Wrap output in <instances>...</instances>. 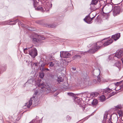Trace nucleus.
<instances>
[{
	"instance_id": "c9c22d12",
	"label": "nucleus",
	"mask_w": 123,
	"mask_h": 123,
	"mask_svg": "<svg viewBox=\"0 0 123 123\" xmlns=\"http://www.w3.org/2000/svg\"><path fill=\"white\" fill-rule=\"evenodd\" d=\"M44 66L42 65L40 67V69L41 70L43 71L44 70Z\"/></svg>"
},
{
	"instance_id": "39448f33",
	"label": "nucleus",
	"mask_w": 123,
	"mask_h": 123,
	"mask_svg": "<svg viewBox=\"0 0 123 123\" xmlns=\"http://www.w3.org/2000/svg\"><path fill=\"white\" fill-rule=\"evenodd\" d=\"M111 55L113 56L114 59H116V58H120L123 56V51L121 50H118L115 54H113Z\"/></svg>"
},
{
	"instance_id": "f8f14e48",
	"label": "nucleus",
	"mask_w": 123,
	"mask_h": 123,
	"mask_svg": "<svg viewBox=\"0 0 123 123\" xmlns=\"http://www.w3.org/2000/svg\"><path fill=\"white\" fill-rule=\"evenodd\" d=\"M83 83L85 84L86 86H87L89 84V81L88 80L87 77L85 76H83L82 79Z\"/></svg>"
},
{
	"instance_id": "ddd939ff",
	"label": "nucleus",
	"mask_w": 123,
	"mask_h": 123,
	"mask_svg": "<svg viewBox=\"0 0 123 123\" xmlns=\"http://www.w3.org/2000/svg\"><path fill=\"white\" fill-rule=\"evenodd\" d=\"M52 20L53 22L55 23H57V24H59L60 23H59V22H61L62 21V19L60 18V17H59L57 18H53L52 19Z\"/></svg>"
},
{
	"instance_id": "4d7b16f0",
	"label": "nucleus",
	"mask_w": 123,
	"mask_h": 123,
	"mask_svg": "<svg viewBox=\"0 0 123 123\" xmlns=\"http://www.w3.org/2000/svg\"><path fill=\"white\" fill-rule=\"evenodd\" d=\"M111 6L112 7H113V6H112L111 5Z\"/></svg>"
},
{
	"instance_id": "cd10ccee",
	"label": "nucleus",
	"mask_w": 123,
	"mask_h": 123,
	"mask_svg": "<svg viewBox=\"0 0 123 123\" xmlns=\"http://www.w3.org/2000/svg\"><path fill=\"white\" fill-rule=\"evenodd\" d=\"M81 57V56L79 55H76L74 56V58L75 59L80 58Z\"/></svg>"
},
{
	"instance_id": "6e6d98bb",
	"label": "nucleus",
	"mask_w": 123,
	"mask_h": 123,
	"mask_svg": "<svg viewBox=\"0 0 123 123\" xmlns=\"http://www.w3.org/2000/svg\"><path fill=\"white\" fill-rule=\"evenodd\" d=\"M30 0L32 1H33V2H34V1H35L36 0Z\"/></svg>"
},
{
	"instance_id": "8fccbe9b",
	"label": "nucleus",
	"mask_w": 123,
	"mask_h": 123,
	"mask_svg": "<svg viewBox=\"0 0 123 123\" xmlns=\"http://www.w3.org/2000/svg\"><path fill=\"white\" fill-rule=\"evenodd\" d=\"M105 16H106V17H107V18H108V17H109V15L107 14H105Z\"/></svg>"
},
{
	"instance_id": "37998d69",
	"label": "nucleus",
	"mask_w": 123,
	"mask_h": 123,
	"mask_svg": "<svg viewBox=\"0 0 123 123\" xmlns=\"http://www.w3.org/2000/svg\"><path fill=\"white\" fill-rule=\"evenodd\" d=\"M93 83L94 84H95L97 83L98 81H97L96 80H93Z\"/></svg>"
},
{
	"instance_id": "58836bf2",
	"label": "nucleus",
	"mask_w": 123,
	"mask_h": 123,
	"mask_svg": "<svg viewBox=\"0 0 123 123\" xmlns=\"http://www.w3.org/2000/svg\"><path fill=\"white\" fill-rule=\"evenodd\" d=\"M66 119L68 121H69L71 119V118L70 116H68L67 118Z\"/></svg>"
},
{
	"instance_id": "79ce46f5",
	"label": "nucleus",
	"mask_w": 123,
	"mask_h": 123,
	"mask_svg": "<svg viewBox=\"0 0 123 123\" xmlns=\"http://www.w3.org/2000/svg\"><path fill=\"white\" fill-rule=\"evenodd\" d=\"M39 2L40 1L41 2H43V1H44V2H45L47 0H38Z\"/></svg>"
},
{
	"instance_id": "3c124183",
	"label": "nucleus",
	"mask_w": 123,
	"mask_h": 123,
	"mask_svg": "<svg viewBox=\"0 0 123 123\" xmlns=\"http://www.w3.org/2000/svg\"><path fill=\"white\" fill-rule=\"evenodd\" d=\"M115 119H116V121H115V123L116 122H117V118L116 117L115 118Z\"/></svg>"
},
{
	"instance_id": "c756f323",
	"label": "nucleus",
	"mask_w": 123,
	"mask_h": 123,
	"mask_svg": "<svg viewBox=\"0 0 123 123\" xmlns=\"http://www.w3.org/2000/svg\"><path fill=\"white\" fill-rule=\"evenodd\" d=\"M118 114L119 117H120L122 115V112L121 111H119L117 112Z\"/></svg>"
},
{
	"instance_id": "9b49d317",
	"label": "nucleus",
	"mask_w": 123,
	"mask_h": 123,
	"mask_svg": "<svg viewBox=\"0 0 123 123\" xmlns=\"http://www.w3.org/2000/svg\"><path fill=\"white\" fill-rule=\"evenodd\" d=\"M120 37V34L117 33L113 35L112 36L111 38H112L115 41H116Z\"/></svg>"
},
{
	"instance_id": "09e8293b",
	"label": "nucleus",
	"mask_w": 123,
	"mask_h": 123,
	"mask_svg": "<svg viewBox=\"0 0 123 123\" xmlns=\"http://www.w3.org/2000/svg\"><path fill=\"white\" fill-rule=\"evenodd\" d=\"M97 70L98 71L99 73V74H100V70L99 69H98Z\"/></svg>"
},
{
	"instance_id": "a878e982",
	"label": "nucleus",
	"mask_w": 123,
	"mask_h": 123,
	"mask_svg": "<svg viewBox=\"0 0 123 123\" xmlns=\"http://www.w3.org/2000/svg\"><path fill=\"white\" fill-rule=\"evenodd\" d=\"M55 62H50L49 63V67H52L54 66Z\"/></svg>"
},
{
	"instance_id": "0eeeda50",
	"label": "nucleus",
	"mask_w": 123,
	"mask_h": 123,
	"mask_svg": "<svg viewBox=\"0 0 123 123\" xmlns=\"http://www.w3.org/2000/svg\"><path fill=\"white\" fill-rule=\"evenodd\" d=\"M60 56L61 58H68L70 57L71 54L68 51H61Z\"/></svg>"
},
{
	"instance_id": "4c0bfd02",
	"label": "nucleus",
	"mask_w": 123,
	"mask_h": 123,
	"mask_svg": "<svg viewBox=\"0 0 123 123\" xmlns=\"http://www.w3.org/2000/svg\"><path fill=\"white\" fill-rule=\"evenodd\" d=\"M90 116H91V115H89V116L86 117L84 118L83 119V120L84 121L86 120L87 119H88V118Z\"/></svg>"
},
{
	"instance_id": "7ed1b4c3",
	"label": "nucleus",
	"mask_w": 123,
	"mask_h": 123,
	"mask_svg": "<svg viewBox=\"0 0 123 123\" xmlns=\"http://www.w3.org/2000/svg\"><path fill=\"white\" fill-rule=\"evenodd\" d=\"M17 22H18V24L19 25L20 24L23 27H25V25L23 24V23L21 22L18 19H16L15 20H10L7 21H5L1 22V24L4 25H15L16 23Z\"/></svg>"
},
{
	"instance_id": "72a5a7b5",
	"label": "nucleus",
	"mask_w": 123,
	"mask_h": 123,
	"mask_svg": "<svg viewBox=\"0 0 123 123\" xmlns=\"http://www.w3.org/2000/svg\"><path fill=\"white\" fill-rule=\"evenodd\" d=\"M97 44L96 43H92L90 45V46H96L97 45Z\"/></svg>"
},
{
	"instance_id": "c85d7f7f",
	"label": "nucleus",
	"mask_w": 123,
	"mask_h": 123,
	"mask_svg": "<svg viewBox=\"0 0 123 123\" xmlns=\"http://www.w3.org/2000/svg\"><path fill=\"white\" fill-rule=\"evenodd\" d=\"M98 94V93L96 92H94L92 93L91 94V96H92L93 97H96V95Z\"/></svg>"
},
{
	"instance_id": "a19ab883",
	"label": "nucleus",
	"mask_w": 123,
	"mask_h": 123,
	"mask_svg": "<svg viewBox=\"0 0 123 123\" xmlns=\"http://www.w3.org/2000/svg\"><path fill=\"white\" fill-rule=\"evenodd\" d=\"M116 107L118 109H120L121 106L120 105H118L116 106Z\"/></svg>"
},
{
	"instance_id": "603ef678",
	"label": "nucleus",
	"mask_w": 123,
	"mask_h": 123,
	"mask_svg": "<svg viewBox=\"0 0 123 123\" xmlns=\"http://www.w3.org/2000/svg\"><path fill=\"white\" fill-rule=\"evenodd\" d=\"M77 96H80V95H81V94H77Z\"/></svg>"
},
{
	"instance_id": "b1692460",
	"label": "nucleus",
	"mask_w": 123,
	"mask_h": 123,
	"mask_svg": "<svg viewBox=\"0 0 123 123\" xmlns=\"http://www.w3.org/2000/svg\"><path fill=\"white\" fill-rule=\"evenodd\" d=\"M98 103V101L96 99H93L92 102V104L93 105H96Z\"/></svg>"
},
{
	"instance_id": "6e6552de",
	"label": "nucleus",
	"mask_w": 123,
	"mask_h": 123,
	"mask_svg": "<svg viewBox=\"0 0 123 123\" xmlns=\"http://www.w3.org/2000/svg\"><path fill=\"white\" fill-rule=\"evenodd\" d=\"M98 0H92V1L90 4V9L93 10H95L96 8L94 6L96 5L98 3ZM99 2H100V1H99Z\"/></svg>"
},
{
	"instance_id": "4be33fe9",
	"label": "nucleus",
	"mask_w": 123,
	"mask_h": 123,
	"mask_svg": "<svg viewBox=\"0 0 123 123\" xmlns=\"http://www.w3.org/2000/svg\"><path fill=\"white\" fill-rule=\"evenodd\" d=\"M115 66L118 67L119 69L121 65V63L119 61H117L115 63Z\"/></svg>"
},
{
	"instance_id": "c03bdc74",
	"label": "nucleus",
	"mask_w": 123,
	"mask_h": 123,
	"mask_svg": "<svg viewBox=\"0 0 123 123\" xmlns=\"http://www.w3.org/2000/svg\"><path fill=\"white\" fill-rule=\"evenodd\" d=\"M95 16H94V17H92V18H90V21H91H91L93 19V18H94V17Z\"/></svg>"
},
{
	"instance_id": "e433bc0d",
	"label": "nucleus",
	"mask_w": 123,
	"mask_h": 123,
	"mask_svg": "<svg viewBox=\"0 0 123 123\" xmlns=\"http://www.w3.org/2000/svg\"><path fill=\"white\" fill-rule=\"evenodd\" d=\"M36 121V119H34L29 123H35Z\"/></svg>"
},
{
	"instance_id": "ea45409f",
	"label": "nucleus",
	"mask_w": 123,
	"mask_h": 123,
	"mask_svg": "<svg viewBox=\"0 0 123 123\" xmlns=\"http://www.w3.org/2000/svg\"><path fill=\"white\" fill-rule=\"evenodd\" d=\"M123 82V81H121L119 82H117V84H116V85L118 86V85H119L120 84H121Z\"/></svg>"
},
{
	"instance_id": "de8ad7c7",
	"label": "nucleus",
	"mask_w": 123,
	"mask_h": 123,
	"mask_svg": "<svg viewBox=\"0 0 123 123\" xmlns=\"http://www.w3.org/2000/svg\"><path fill=\"white\" fill-rule=\"evenodd\" d=\"M31 81L32 82H33V81L32 80V79H30L29 80H28V81L29 82V81Z\"/></svg>"
},
{
	"instance_id": "393cba45",
	"label": "nucleus",
	"mask_w": 123,
	"mask_h": 123,
	"mask_svg": "<svg viewBox=\"0 0 123 123\" xmlns=\"http://www.w3.org/2000/svg\"><path fill=\"white\" fill-rule=\"evenodd\" d=\"M38 2L36 0L35 1L33 2V5L34 7L36 8L37 6L38 5Z\"/></svg>"
},
{
	"instance_id": "dca6fc26",
	"label": "nucleus",
	"mask_w": 123,
	"mask_h": 123,
	"mask_svg": "<svg viewBox=\"0 0 123 123\" xmlns=\"http://www.w3.org/2000/svg\"><path fill=\"white\" fill-rule=\"evenodd\" d=\"M52 4L51 3H47L46 4L44 5V7L45 10H47V11L52 7Z\"/></svg>"
},
{
	"instance_id": "6ab92c4d",
	"label": "nucleus",
	"mask_w": 123,
	"mask_h": 123,
	"mask_svg": "<svg viewBox=\"0 0 123 123\" xmlns=\"http://www.w3.org/2000/svg\"><path fill=\"white\" fill-rule=\"evenodd\" d=\"M100 100L101 102H104L105 99V97L104 95H102L99 97Z\"/></svg>"
},
{
	"instance_id": "aec40b11",
	"label": "nucleus",
	"mask_w": 123,
	"mask_h": 123,
	"mask_svg": "<svg viewBox=\"0 0 123 123\" xmlns=\"http://www.w3.org/2000/svg\"><path fill=\"white\" fill-rule=\"evenodd\" d=\"M56 25L55 24L52 25L50 24H46L45 25V26L47 27L52 28H55L56 27Z\"/></svg>"
},
{
	"instance_id": "864d4df0",
	"label": "nucleus",
	"mask_w": 123,
	"mask_h": 123,
	"mask_svg": "<svg viewBox=\"0 0 123 123\" xmlns=\"http://www.w3.org/2000/svg\"><path fill=\"white\" fill-rule=\"evenodd\" d=\"M45 70H47L48 71L49 70V69L48 68H46L45 69Z\"/></svg>"
},
{
	"instance_id": "5fc2aeb1",
	"label": "nucleus",
	"mask_w": 123,
	"mask_h": 123,
	"mask_svg": "<svg viewBox=\"0 0 123 123\" xmlns=\"http://www.w3.org/2000/svg\"><path fill=\"white\" fill-rule=\"evenodd\" d=\"M86 92H85L84 93H82V94H86Z\"/></svg>"
},
{
	"instance_id": "49530a36",
	"label": "nucleus",
	"mask_w": 123,
	"mask_h": 123,
	"mask_svg": "<svg viewBox=\"0 0 123 123\" xmlns=\"http://www.w3.org/2000/svg\"><path fill=\"white\" fill-rule=\"evenodd\" d=\"M72 68L74 71L75 70H76V68Z\"/></svg>"
},
{
	"instance_id": "f03ea898",
	"label": "nucleus",
	"mask_w": 123,
	"mask_h": 123,
	"mask_svg": "<svg viewBox=\"0 0 123 123\" xmlns=\"http://www.w3.org/2000/svg\"><path fill=\"white\" fill-rule=\"evenodd\" d=\"M38 92V91L37 90H36L34 92L32 97L29 100L28 102L26 104L25 106H26L28 108H30L32 104H34L37 102L36 95H37Z\"/></svg>"
},
{
	"instance_id": "423d86ee",
	"label": "nucleus",
	"mask_w": 123,
	"mask_h": 123,
	"mask_svg": "<svg viewBox=\"0 0 123 123\" xmlns=\"http://www.w3.org/2000/svg\"><path fill=\"white\" fill-rule=\"evenodd\" d=\"M74 101L76 104L79 105L80 107H82L84 105V101L81 98L76 97L75 98Z\"/></svg>"
},
{
	"instance_id": "7c9ffc66",
	"label": "nucleus",
	"mask_w": 123,
	"mask_h": 123,
	"mask_svg": "<svg viewBox=\"0 0 123 123\" xmlns=\"http://www.w3.org/2000/svg\"><path fill=\"white\" fill-rule=\"evenodd\" d=\"M67 94L68 95L73 97H74L75 96L74 94L72 92L68 93Z\"/></svg>"
},
{
	"instance_id": "f704fd0d",
	"label": "nucleus",
	"mask_w": 123,
	"mask_h": 123,
	"mask_svg": "<svg viewBox=\"0 0 123 123\" xmlns=\"http://www.w3.org/2000/svg\"><path fill=\"white\" fill-rule=\"evenodd\" d=\"M97 80L98 82H100L101 80V78L99 76H97Z\"/></svg>"
},
{
	"instance_id": "4468645a",
	"label": "nucleus",
	"mask_w": 123,
	"mask_h": 123,
	"mask_svg": "<svg viewBox=\"0 0 123 123\" xmlns=\"http://www.w3.org/2000/svg\"><path fill=\"white\" fill-rule=\"evenodd\" d=\"M114 10V16H116L119 14L120 11L118 7L115 6Z\"/></svg>"
},
{
	"instance_id": "473e14b6",
	"label": "nucleus",
	"mask_w": 123,
	"mask_h": 123,
	"mask_svg": "<svg viewBox=\"0 0 123 123\" xmlns=\"http://www.w3.org/2000/svg\"><path fill=\"white\" fill-rule=\"evenodd\" d=\"M44 76V74L43 73H41L40 74V78L42 79Z\"/></svg>"
},
{
	"instance_id": "2f4dec72",
	"label": "nucleus",
	"mask_w": 123,
	"mask_h": 123,
	"mask_svg": "<svg viewBox=\"0 0 123 123\" xmlns=\"http://www.w3.org/2000/svg\"><path fill=\"white\" fill-rule=\"evenodd\" d=\"M116 94V92H112L110 93V94H109V98L110 97H111L112 96L114 95L115 94Z\"/></svg>"
},
{
	"instance_id": "f3484780",
	"label": "nucleus",
	"mask_w": 123,
	"mask_h": 123,
	"mask_svg": "<svg viewBox=\"0 0 123 123\" xmlns=\"http://www.w3.org/2000/svg\"><path fill=\"white\" fill-rule=\"evenodd\" d=\"M90 17L89 16H87L86 17L84 20L87 23L90 24L91 23V21H90Z\"/></svg>"
},
{
	"instance_id": "a18cd8bd",
	"label": "nucleus",
	"mask_w": 123,
	"mask_h": 123,
	"mask_svg": "<svg viewBox=\"0 0 123 123\" xmlns=\"http://www.w3.org/2000/svg\"><path fill=\"white\" fill-rule=\"evenodd\" d=\"M105 5H104L103 6V7L102 8V10H103V9L104 7H105Z\"/></svg>"
},
{
	"instance_id": "9d476101",
	"label": "nucleus",
	"mask_w": 123,
	"mask_h": 123,
	"mask_svg": "<svg viewBox=\"0 0 123 123\" xmlns=\"http://www.w3.org/2000/svg\"><path fill=\"white\" fill-rule=\"evenodd\" d=\"M44 39L45 38L44 37L40 36H38V39L33 38V39L32 42L34 43H41L42 42V40H44Z\"/></svg>"
},
{
	"instance_id": "f257e3e1",
	"label": "nucleus",
	"mask_w": 123,
	"mask_h": 123,
	"mask_svg": "<svg viewBox=\"0 0 123 123\" xmlns=\"http://www.w3.org/2000/svg\"><path fill=\"white\" fill-rule=\"evenodd\" d=\"M32 47L25 48L23 50L25 53L28 54L32 58H34L37 55V51L36 48H32Z\"/></svg>"
},
{
	"instance_id": "412c9836",
	"label": "nucleus",
	"mask_w": 123,
	"mask_h": 123,
	"mask_svg": "<svg viewBox=\"0 0 123 123\" xmlns=\"http://www.w3.org/2000/svg\"><path fill=\"white\" fill-rule=\"evenodd\" d=\"M112 91L111 89H109V88H106L104 89L103 92L104 93L107 92L109 93Z\"/></svg>"
},
{
	"instance_id": "5701e85b",
	"label": "nucleus",
	"mask_w": 123,
	"mask_h": 123,
	"mask_svg": "<svg viewBox=\"0 0 123 123\" xmlns=\"http://www.w3.org/2000/svg\"><path fill=\"white\" fill-rule=\"evenodd\" d=\"M35 9L37 10H40L42 12L43 11V7L40 6H38L37 8H35Z\"/></svg>"
},
{
	"instance_id": "bb28decb",
	"label": "nucleus",
	"mask_w": 123,
	"mask_h": 123,
	"mask_svg": "<svg viewBox=\"0 0 123 123\" xmlns=\"http://www.w3.org/2000/svg\"><path fill=\"white\" fill-rule=\"evenodd\" d=\"M57 81L59 82L60 83L62 81V78L60 76H59L57 78Z\"/></svg>"
},
{
	"instance_id": "a211bd4d",
	"label": "nucleus",
	"mask_w": 123,
	"mask_h": 123,
	"mask_svg": "<svg viewBox=\"0 0 123 123\" xmlns=\"http://www.w3.org/2000/svg\"><path fill=\"white\" fill-rule=\"evenodd\" d=\"M107 38H104L102 40H101V41H102L103 40H105V39H107ZM96 44H97L96 46H103V43L102 42V41H99L97 42L96 43Z\"/></svg>"
},
{
	"instance_id": "1a4fd4ad",
	"label": "nucleus",
	"mask_w": 123,
	"mask_h": 123,
	"mask_svg": "<svg viewBox=\"0 0 123 123\" xmlns=\"http://www.w3.org/2000/svg\"><path fill=\"white\" fill-rule=\"evenodd\" d=\"M37 83L36 84V86H37L38 87H39L41 88L42 90L43 91H46L48 90L47 88L49 87V86H46L44 84V83L40 84V83Z\"/></svg>"
},
{
	"instance_id": "20e7f679",
	"label": "nucleus",
	"mask_w": 123,
	"mask_h": 123,
	"mask_svg": "<svg viewBox=\"0 0 123 123\" xmlns=\"http://www.w3.org/2000/svg\"><path fill=\"white\" fill-rule=\"evenodd\" d=\"M101 47H92L90 48V49L88 51H86L81 52H80L81 54L85 55V53L93 54L98 50L100 49Z\"/></svg>"
},
{
	"instance_id": "2eb2a0df",
	"label": "nucleus",
	"mask_w": 123,
	"mask_h": 123,
	"mask_svg": "<svg viewBox=\"0 0 123 123\" xmlns=\"http://www.w3.org/2000/svg\"><path fill=\"white\" fill-rule=\"evenodd\" d=\"M113 40L111 39L110 40H108L103 43L104 46H106L109 45L110 44L112 43L113 42Z\"/></svg>"
}]
</instances>
